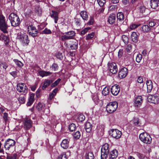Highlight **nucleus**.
Here are the masks:
<instances>
[{
	"label": "nucleus",
	"mask_w": 159,
	"mask_h": 159,
	"mask_svg": "<svg viewBox=\"0 0 159 159\" xmlns=\"http://www.w3.org/2000/svg\"><path fill=\"white\" fill-rule=\"evenodd\" d=\"M15 144V142L14 140L9 139L5 142L4 148L6 150H9L11 148L13 147Z\"/></svg>",
	"instance_id": "obj_8"
},
{
	"label": "nucleus",
	"mask_w": 159,
	"mask_h": 159,
	"mask_svg": "<svg viewBox=\"0 0 159 159\" xmlns=\"http://www.w3.org/2000/svg\"><path fill=\"white\" fill-rule=\"evenodd\" d=\"M123 53V50L120 49L118 52V56L120 58L122 57Z\"/></svg>",
	"instance_id": "obj_63"
},
{
	"label": "nucleus",
	"mask_w": 159,
	"mask_h": 159,
	"mask_svg": "<svg viewBox=\"0 0 159 159\" xmlns=\"http://www.w3.org/2000/svg\"><path fill=\"white\" fill-rule=\"evenodd\" d=\"M52 68L53 69H54V70H56L58 68V65L56 63H54L52 66Z\"/></svg>",
	"instance_id": "obj_61"
},
{
	"label": "nucleus",
	"mask_w": 159,
	"mask_h": 159,
	"mask_svg": "<svg viewBox=\"0 0 159 159\" xmlns=\"http://www.w3.org/2000/svg\"><path fill=\"white\" fill-rule=\"evenodd\" d=\"M118 155V151L116 149H114L111 151L109 154V159H116Z\"/></svg>",
	"instance_id": "obj_16"
},
{
	"label": "nucleus",
	"mask_w": 159,
	"mask_h": 159,
	"mask_svg": "<svg viewBox=\"0 0 159 159\" xmlns=\"http://www.w3.org/2000/svg\"><path fill=\"white\" fill-rule=\"evenodd\" d=\"M94 35L93 33H92L88 34L86 36V39H89L93 38Z\"/></svg>",
	"instance_id": "obj_56"
},
{
	"label": "nucleus",
	"mask_w": 159,
	"mask_h": 159,
	"mask_svg": "<svg viewBox=\"0 0 159 159\" xmlns=\"http://www.w3.org/2000/svg\"><path fill=\"white\" fill-rule=\"evenodd\" d=\"M58 13L57 12L53 10L51 11V16L54 19V21L55 23H57L58 18Z\"/></svg>",
	"instance_id": "obj_21"
},
{
	"label": "nucleus",
	"mask_w": 159,
	"mask_h": 159,
	"mask_svg": "<svg viewBox=\"0 0 159 159\" xmlns=\"http://www.w3.org/2000/svg\"><path fill=\"white\" fill-rule=\"evenodd\" d=\"M93 100L95 103L98 102V100H99V98L98 95L97 94H94L93 96Z\"/></svg>",
	"instance_id": "obj_53"
},
{
	"label": "nucleus",
	"mask_w": 159,
	"mask_h": 159,
	"mask_svg": "<svg viewBox=\"0 0 159 159\" xmlns=\"http://www.w3.org/2000/svg\"><path fill=\"white\" fill-rule=\"evenodd\" d=\"M142 30L144 32H147L151 30L150 27L148 25H145L142 26Z\"/></svg>",
	"instance_id": "obj_31"
},
{
	"label": "nucleus",
	"mask_w": 159,
	"mask_h": 159,
	"mask_svg": "<svg viewBox=\"0 0 159 159\" xmlns=\"http://www.w3.org/2000/svg\"><path fill=\"white\" fill-rule=\"evenodd\" d=\"M146 10H147V9L143 5L140 6L139 8V12L142 14L145 13Z\"/></svg>",
	"instance_id": "obj_32"
},
{
	"label": "nucleus",
	"mask_w": 159,
	"mask_h": 159,
	"mask_svg": "<svg viewBox=\"0 0 159 159\" xmlns=\"http://www.w3.org/2000/svg\"><path fill=\"white\" fill-rule=\"evenodd\" d=\"M80 14L81 16L84 20H88V16L86 11H81Z\"/></svg>",
	"instance_id": "obj_25"
},
{
	"label": "nucleus",
	"mask_w": 159,
	"mask_h": 159,
	"mask_svg": "<svg viewBox=\"0 0 159 159\" xmlns=\"http://www.w3.org/2000/svg\"><path fill=\"white\" fill-rule=\"evenodd\" d=\"M29 33L30 35H31L32 37H34L37 36L38 30H37L36 29L31 32L29 31Z\"/></svg>",
	"instance_id": "obj_33"
},
{
	"label": "nucleus",
	"mask_w": 159,
	"mask_h": 159,
	"mask_svg": "<svg viewBox=\"0 0 159 159\" xmlns=\"http://www.w3.org/2000/svg\"><path fill=\"white\" fill-rule=\"evenodd\" d=\"M116 18V15L114 14H112L109 16L108 21L111 24H113L115 21Z\"/></svg>",
	"instance_id": "obj_20"
},
{
	"label": "nucleus",
	"mask_w": 159,
	"mask_h": 159,
	"mask_svg": "<svg viewBox=\"0 0 159 159\" xmlns=\"http://www.w3.org/2000/svg\"><path fill=\"white\" fill-rule=\"evenodd\" d=\"M16 89L19 92L26 93L27 92V87L25 84L23 83H19L18 84Z\"/></svg>",
	"instance_id": "obj_9"
},
{
	"label": "nucleus",
	"mask_w": 159,
	"mask_h": 159,
	"mask_svg": "<svg viewBox=\"0 0 159 159\" xmlns=\"http://www.w3.org/2000/svg\"><path fill=\"white\" fill-rule=\"evenodd\" d=\"M132 48V46L131 44H128L127 45L126 48V49L127 52H129L131 50Z\"/></svg>",
	"instance_id": "obj_59"
},
{
	"label": "nucleus",
	"mask_w": 159,
	"mask_h": 159,
	"mask_svg": "<svg viewBox=\"0 0 159 159\" xmlns=\"http://www.w3.org/2000/svg\"><path fill=\"white\" fill-rule=\"evenodd\" d=\"M85 129L87 132H90L92 129V125L89 122H86L85 124Z\"/></svg>",
	"instance_id": "obj_24"
},
{
	"label": "nucleus",
	"mask_w": 159,
	"mask_h": 159,
	"mask_svg": "<svg viewBox=\"0 0 159 159\" xmlns=\"http://www.w3.org/2000/svg\"><path fill=\"white\" fill-rule=\"evenodd\" d=\"M139 138L144 143L149 144L151 143L152 138L150 136L145 132L140 134Z\"/></svg>",
	"instance_id": "obj_4"
},
{
	"label": "nucleus",
	"mask_w": 159,
	"mask_h": 159,
	"mask_svg": "<svg viewBox=\"0 0 159 159\" xmlns=\"http://www.w3.org/2000/svg\"><path fill=\"white\" fill-rule=\"evenodd\" d=\"M53 81L51 80H47L43 82V85L42 87V89L44 90L48 87L50 84L53 82Z\"/></svg>",
	"instance_id": "obj_19"
},
{
	"label": "nucleus",
	"mask_w": 159,
	"mask_h": 159,
	"mask_svg": "<svg viewBox=\"0 0 159 159\" xmlns=\"http://www.w3.org/2000/svg\"><path fill=\"white\" fill-rule=\"evenodd\" d=\"M61 147L64 149H67L69 145V140L68 139H63L61 144Z\"/></svg>",
	"instance_id": "obj_17"
},
{
	"label": "nucleus",
	"mask_w": 159,
	"mask_h": 159,
	"mask_svg": "<svg viewBox=\"0 0 159 159\" xmlns=\"http://www.w3.org/2000/svg\"><path fill=\"white\" fill-rule=\"evenodd\" d=\"M8 114L7 113L5 112L3 114V118L5 121L6 122L8 120Z\"/></svg>",
	"instance_id": "obj_55"
},
{
	"label": "nucleus",
	"mask_w": 159,
	"mask_h": 159,
	"mask_svg": "<svg viewBox=\"0 0 159 159\" xmlns=\"http://www.w3.org/2000/svg\"><path fill=\"white\" fill-rule=\"evenodd\" d=\"M148 100L149 102L157 104L159 102V96L149 95L148 97Z\"/></svg>",
	"instance_id": "obj_10"
},
{
	"label": "nucleus",
	"mask_w": 159,
	"mask_h": 159,
	"mask_svg": "<svg viewBox=\"0 0 159 159\" xmlns=\"http://www.w3.org/2000/svg\"><path fill=\"white\" fill-rule=\"evenodd\" d=\"M8 26L6 21L5 18L2 15H0V30L4 33H7V30Z\"/></svg>",
	"instance_id": "obj_3"
},
{
	"label": "nucleus",
	"mask_w": 159,
	"mask_h": 159,
	"mask_svg": "<svg viewBox=\"0 0 159 159\" xmlns=\"http://www.w3.org/2000/svg\"><path fill=\"white\" fill-rule=\"evenodd\" d=\"M17 155L16 154H14L11 156H7V159H16Z\"/></svg>",
	"instance_id": "obj_44"
},
{
	"label": "nucleus",
	"mask_w": 159,
	"mask_h": 159,
	"mask_svg": "<svg viewBox=\"0 0 159 159\" xmlns=\"http://www.w3.org/2000/svg\"><path fill=\"white\" fill-rule=\"evenodd\" d=\"M2 39L4 41V43L6 45L8 44L9 39L7 36L4 35L2 37Z\"/></svg>",
	"instance_id": "obj_34"
},
{
	"label": "nucleus",
	"mask_w": 159,
	"mask_h": 159,
	"mask_svg": "<svg viewBox=\"0 0 159 159\" xmlns=\"http://www.w3.org/2000/svg\"><path fill=\"white\" fill-rule=\"evenodd\" d=\"M139 26V25L138 24H133L130 25L129 28L131 30H133L137 28Z\"/></svg>",
	"instance_id": "obj_54"
},
{
	"label": "nucleus",
	"mask_w": 159,
	"mask_h": 159,
	"mask_svg": "<svg viewBox=\"0 0 159 159\" xmlns=\"http://www.w3.org/2000/svg\"><path fill=\"white\" fill-rule=\"evenodd\" d=\"M117 20L118 22H122L124 19V14L121 12H118L117 15Z\"/></svg>",
	"instance_id": "obj_22"
},
{
	"label": "nucleus",
	"mask_w": 159,
	"mask_h": 159,
	"mask_svg": "<svg viewBox=\"0 0 159 159\" xmlns=\"http://www.w3.org/2000/svg\"><path fill=\"white\" fill-rule=\"evenodd\" d=\"M75 23L77 25L80 26L81 25V20H80L78 18L75 19Z\"/></svg>",
	"instance_id": "obj_62"
},
{
	"label": "nucleus",
	"mask_w": 159,
	"mask_h": 159,
	"mask_svg": "<svg viewBox=\"0 0 159 159\" xmlns=\"http://www.w3.org/2000/svg\"><path fill=\"white\" fill-rule=\"evenodd\" d=\"M127 73V69L126 68H124L119 72L118 76L120 78H124L126 76Z\"/></svg>",
	"instance_id": "obj_14"
},
{
	"label": "nucleus",
	"mask_w": 159,
	"mask_h": 159,
	"mask_svg": "<svg viewBox=\"0 0 159 159\" xmlns=\"http://www.w3.org/2000/svg\"><path fill=\"white\" fill-rule=\"evenodd\" d=\"M136 153L139 158L140 159H143L145 157V156L143 154L139 152H136Z\"/></svg>",
	"instance_id": "obj_50"
},
{
	"label": "nucleus",
	"mask_w": 159,
	"mask_h": 159,
	"mask_svg": "<svg viewBox=\"0 0 159 159\" xmlns=\"http://www.w3.org/2000/svg\"><path fill=\"white\" fill-rule=\"evenodd\" d=\"M34 93H31L30 94L28 102L27 103L28 106H31L34 101Z\"/></svg>",
	"instance_id": "obj_23"
},
{
	"label": "nucleus",
	"mask_w": 159,
	"mask_h": 159,
	"mask_svg": "<svg viewBox=\"0 0 159 159\" xmlns=\"http://www.w3.org/2000/svg\"><path fill=\"white\" fill-rule=\"evenodd\" d=\"M28 31L29 33V31L31 32L36 29L35 27L32 25L28 26Z\"/></svg>",
	"instance_id": "obj_43"
},
{
	"label": "nucleus",
	"mask_w": 159,
	"mask_h": 159,
	"mask_svg": "<svg viewBox=\"0 0 159 159\" xmlns=\"http://www.w3.org/2000/svg\"><path fill=\"white\" fill-rule=\"evenodd\" d=\"M75 33L73 31H70L67 32L66 34L61 36L62 40H65L72 39L73 37L75 35Z\"/></svg>",
	"instance_id": "obj_12"
},
{
	"label": "nucleus",
	"mask_w": 159,
	"mask_h": 159,
	"mask_svg": "<svg viewBox=\"0 0 159 159\" xmlns=\"http://www.w3.org/2000/svg\"><path fill=\"white\" fill-rule=\"evenodd\" d=\"M143 102L142 97L141 96H139L135 98L134 100V106L136 107H140Z\"/></svg>",
	"instance_id": "obj_15"
},
{
	"label": "nucleus",
	"mask_w": 159,
	"mask_h": 159,
	"mask_svg": "<svg viewBox=\"0 0 159 159\" xmlns=\"http://www.w3.org/2000/svg\"><path fill=\"white\" fill-rule=\"evenodd\" d=\"M57 159H67V158L66 154H61L58 157Z\"/></svg>",
	"instance_id": "obj_52"
},
{
	"label": "nucleus",
	"mask_w": 159,
	"mask_h": 159,
	"mask_svg": "<svg viewBox=\"0 0 159 159\" xmlns=\"http://www.w3.org/2000/svg\"><path fill=\"white\" fill-rule=\"evenodd\" d=\"M85 118L84 115L83 114H80L79 116L78 119L80 121L82 122L85 120Z\"/></svg>",
	"instance_id": "obj_45"
},
{
	"label": "nucleus",
	"mask_w": 159,
	"mask_h": 159,
	"mask_svg": "<svg viewBox=\"0 0 159 159\" xmlns=\"http://www.w3.org/2000/svg\"><path fill=\"white\" fill-rule=\"evenodd\" d=\"M94 155L92 152H89L86 156V159H94Z\"/></svg>",
	"instance_id": "obj_38"
},
{
	"label": "nucleus",
	"mask_w": 159,
	"mask_h": 159,
	"mask_svg": "<svg viewBox=\"0 0 159 159\" xmlns=\"http://www.w3.org/2000/svg\"><path fill=\"white\" fill-rule=\"evenodd\" d=\"M18 39L24 46H27L30 42L28 39V36L25 34H22L18 35Z\"/></svg>",
	"instance_id": "obj_6"
},
{
	"label": "nucleus",
	"mask_w": 159,
	"mask_h": 159,
	"mask_svg": "<svg viewBox=\"0 0 159 159\" xmlns=\"http://www.w3.org/2000/svg\"><path fill=\"white\" fill-rule=\"evenodd\" d=\"M61 80V79H58L51 85V87H54L56 86L59 83Z\"/></svg>",
	"instance_id": "obj_42"
},
{
	"label": "nucleus",
	"mask_w": 159,
	"mask_h": 159,
	"mask_svg": "<svg viewBox=\"0 0 159 159\" xmlns=\"http://www.w3.org/2000/svg\"><path fill=\"white\" fill-rule=\"evenodd\" d=\"M44 107V105L40 102H39L36 107V108L39 111H40L42 110Z\"/></svg>",
	"instance_id": "obj_39"
},
{
	"label": "nucleus",
	"mask_w": 159,
	"mask_h": 159,
	"mask_svg": "<svg viewBox=\"0 0 159 159\" xmlns=\"http://www.w3.org/2000/svg\"><path fill=\"white\" fill-rule=\"evenodd\" d=\"M122 39L123 41L125 44L127 43L129 41V38L125 35H123L122 37Z\"/></svg>",
	"instance_id": "obj_41"
},
{
	"label": "nucleus",
	"mask_w": 159,
	"mask_h": 159,
	"mask_svg": "<svg viewBox=\"0 0 159 159\" xmlns=\"http://www.w3.org/2000/svg\"><path fill=\"white\" fill-rule=\"evenodd\" d=\"M32 13V11L30 9L28 11H26L25 13V16L26 17H30Z\"/></svg>",
	"instance_id": "obj_51"
},
{
	"label": "nucleus",
	"mask_w": 159,
	"mask_h": 159,
	"mask_svg": "<svg viewBox=\"0 0 159 159\" xmlns=\"http://www.w3.org/2000/svg\"><path fill=\"white\" fill-rule=\"evenodd\" d=\"M102 94L104 96L107 95L109 93V90L108 87H105L102 90Z\"/></svg>",
	"instance_id": "obj_37"
},
{
	"label": "nucleus",
	"mask_w": 159,
	"mask_h": 159,
	"mask_svg": "<svg viewBox=\"0 0 159 159\" xmlns=\"http://www.w3.org/2000/svg\"><path fill=\"white\" fill-rule=\"evenodd\" d=\"M80 132L79 131H76L73 134L74 138L76 139H79L80 136Z\"/></svg>",
	"instance_id": "obj_36"
},
{
	"label": "nucleus",
	"mask_w": 159,
	"mask_h": 159,
	"mask_svg": "<svg viewBox=\"0 0 159 159\" xmlns=\"http://www.w3.org/2000/svg\"><path fill=\"white\" fill-rule=\"evenodd\" d=\"M58 90V89L56 88L52 91V93L49 94V99L50 100H51L56 95Z\"/></svg>",
	"instance_id": "obj_27"
},
{
	"label": "nucleus",
	"mask_w": 159,
	"mask_h": 159,
	"mask_svg": "<svg viewBox=\"0 0 159 159\" xmlns=\"http://www.w3.org/2000/svg\"><path fill=\"white\" fill-rule=\"evenodd\" d=\"M56 56L57 58L60 60H62L63 58L62 54L59 52H57L56 55Z\"/></svg>",
	"instance_id": "obj_49"
},
{
	"label": "nucleus",
	"mask_w": 159,
	"mask_h": 159,
	"mask_svg": "<svg viewBox=\"0 0 159 159\" xmlns=\"http://www.w3.org/2000/svg\"><path fill=\"white\" fill-rule=\"evenodd\" d=\"M39 74L40 76L43 77L51 75L52 74V73L49 71L42 70L39 72Z\"/></svg>",
	"instance_id": "obj_26"
},
{
	"label": "nucleus",
	"mask_w": 159,
	"mask_h": 159,
	"mask_svg": "<svg viewBox=\"0 0 159 159\" xmlns=\"http://www.w3.org/2000/svg\"><path fill=\"white\" fill-rule=\"evenodd\" d=\"M109 133L110 135L116 139L120 138L121 135V132L116 129H112L109 131Z\"/></svg>",
	"instance_id": "obj_7"
},
{
	"label": "nucleus",
	"mask_w": 159,
	"mask_h": 159,
	"mask_svg": "<svg viewBox=\"0 0 159 159\" xmlns=\"http://www.w3.org/2000/svg\"><path fill=\"white\" fill-rule=\"evenodd\" d=\"M78 44H74L72 45H71L70 47L71 49H76L77 48Z\"/></svg>",
	"instance_id": "obj_60"
},
{
	"label": "nucleus",
	"mask_w": 159,
	"mask_h": 159,
	"mask_svg": "<svg viewBox=\"0 0 159 159\" xmlns=\"http://www.w3.org/2000/svg\"><path fill=\"white\" fill-rule=\"evenodd\" d=\"M142 58V55L140 54H138L136 57V61L138 63L140 62Z\"/></svg>",
	"instance_id": "obj_46"
},
{
	"label": "nucleus",
	"mask_w": 159,
	"mask_h": 159,
	"mask_svg": "<svg viewBox=\"0 0 159 159\" xmlns=\"http://www.w3.org/2000/svg\"><path fill=\"white\" fill-rule=\"evenodd\" d=\"M35 11L39 16L41 14L42 10L39 6H36L35 8Z\"/></svg>",
	"instance_id": "obj_30"
},
{
	"label": "nucleus",
	"mask_w": 159,
	"mask_h": 159,
	"mask_svg": "<svg viewBox=\"0 0 159 159\" xmlns=\"http://www.w3.org/2000/svg\"><path fill=\"white\" fill-rule=\"evenodd\" d=\"M32 122L31 120L28 119L26 118L25 119V126L26 130L29 129L32 126Z\"/></svg>",
	"instance_id": "obj_18"
},
{
	"label": "nucleus",
	"mask_w": 159,
	"mask_h": 159,
	"mask_svg": "<svg viewBox=\"0 0 159 159\" xmlns=\"http://www.w3.org/2000/svg\"><path fill=\"white\" fill-rule=\"evenodd\" d=\"M9 18L12 26L16 27L20 24V19L16 14L13 13H11L9 16Z\"/></svg>",
	"instance_id": "obj_1"
},
{
	"label": "nucleus",
	"mask_w": 159,
	"mask_h": 159,
	"mask_svg": "<svg viewBox=\"0 0 159 159\" xmlns=\"http://www.w3.org/2000/svg\"><path fill=\"white\" fill-rule=\"evenodd\" d=\"M118 103L116 102H110L106 107V110L109 113H112L114 112L117 109Z\"/></svg>",
	"instance_id": "obj_5"
},
{
	"label": "nucleus",
	"mask_w": 159,
	"mask_h": 159,
	"mask_svg": "<svg viewBox=\"0 0 159 159\" xmlns=\"http://www.w3.org/2000/svg\"><path fill=\"white\" fill-rule=\"evenodd\" d=\"M14 61L16 64L20 67H21L23 66V64L20 61L17 59L14 60Z\"/></svg>",
	"instance_id": "obj_35"
},
{
	"label": "nucleus",
	"mask_w": 159,
	"mask_h": 159,
	"mask_svg": "<svg viewBox=\"0 0 159 159\" xmlns=\"http://www.w3.org/2000/svg\"><path fill=\"white\" fill-rule=\"evenodd\" d=\"M131 36L132 41L134 43L137 42L138 41V36L136 33L134 32H133Z\"/></svg>",
	"instance_id": "obj_29"
},
{
	"label": "nucleus",
	"mask_w": 159,
	"mask_h": 159,
	"mask_svg": "<svg viewBox=\"0 0 159 159\" xmlns=\"http://www.w3.org/2000/svg\"><path fill=\"white\" fill-rule=\"evenodd\" d=\"M156 23L154 21H151L149 22V26L151 27H153L155 25Z\"/></svg>",
	"instance_id": "obj_64"
},
{
	"label": "nucleus",
	"mask_w": 159,
	"mask_h": 159,
	"mask_svg": "<svg viewBox=\"0 0 159 159\" xmlns=\"http://www.w3.org/2000/svg\"><path fill=\"white\" fill-rule=\"evenodd\" d=\"M76 128V126L74 124L72 123L69 126V129L70 131H73L75 130Z\"/></svg>",
	"instance_id": "obj_40"
},
{
	"label": "nucleus",
	"mask_w": 159,
	"mask_h": 159,
	"mask_svg": "<svg viewBox=\"0 0 159 159\" xmlns=\"http://www.w3.org/2000/svg\"><path fill=\"white\" fill-rule=\"evenodd\" d=\"M18 100L21 103H23L25 102V98L24 97H20L18 98Z\"/></svg>",
	"instance_id": "obj_58"
},
{
	"label": "nucleus",
	"mask_w": 159,
	"mask_h": 159,
	"mask_svg": "<svg viewBox=\"0 0 159 159\" xmlns=\"http://www.w3.org/2000/svg\"><path fill=\"white\" fill-rule=\"evenodd\" d=\"M42 33L45 34H51L52 32L50 30L48 29L47 28H46L43 31Z\"/></svg>",
	"instance_id": "obj_48"
},
{
	"label": "nucleus",
	"mask_w": 159,
	"mask_h": 159,
	"mask_svg": "<svg viewBox=\"0 0 159 159\" xmlns=\"http://www.w3.org/2000/svg\"><path fill=\"white\" fill-rule=\"evenodd\" d=\"M0 66H2L3 68L6 69L8 67V65L6 62H2L0 63Z\"/></svg>",
	"instance_id": "obj_57"
},
{
	"label": "nucleus",
	"mask_w": 159,
	"mask_h": 159,
	"mask_svg": "<svg viewBox=\"0 0 159 159\" xmlns=\"http://www.w3.org/2000/svg\"><path fill=\"white\" fill-rule=\"evenodd\" d=\"M108 65L110 72L113 74H115L117 71L116 64L115 62H108Z\"/></svg>",
	"instance_id": "obj_11"
},
{
	"label": "nucleus",
	"mask_w": 159,
	"mask_h": 159,
	"mask_svg": "<svg viewBox=\"0 0 159 159\" xmlns=\"http://www.w3.org/2000/svg\"><path fill=\"white\" fill-rule=\"evenodd\" d=\"M110 151L109 146L107 143L102 146L101 149V159H107Z\"/></svg>",
	"instance_id": "obj_2"
},
{
	"label": "nucleus",
	"mask_w": 159,
	"mask_h": 159,
	"mask_svg": "<svg viewBox=\"0 0 159 159\" xmlns=\"http://www.w3.org/2000/svg\"><path fill=\"white\" fill-rule=\"evenodd\" d=\"M120 89L119 86L116 84L113 86L111 89L112 94L114 95H117L120 91Z\"/></svg>",
	"instance_id": "obj_13"
},
{
	"label": "nucleus",
	"mask_w": 159,
	"mask_h": 159,
	"mask_svg": "<svg viewBox=\"0 0 159 159\" xmlns=\"http://www.w3.org/2000/svg\"><path fill=\"white\" fill-rule=\"evenodd\" d=\"M97 1L100 7H102L106 2L105 0H97Z\"/></svg>",
	"instance_id": "obj_47"
},
{
	"label": "nucleus",
	"mask_w": 159,
	"mask_h": 159,
	"mask_svg": "<svg viewBox=\"0 0 159 159\" xmlns=\"http://www.w3.org/2000/svg\"><path fill=\"white\" fill-rule=\"evenodd\" d=\"M158 2L156 0H151V7L153 9H156L158 6Z\"/></svg>",
	"instance_id": "obj_28"
}]
</instances>
